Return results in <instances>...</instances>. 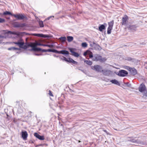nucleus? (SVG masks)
<instances>
[{"mask_svg":"<svg viewBox=\"0 0 147 147\" xmlns=\"http://www.w3.org/2000/svg\"><path fill=\"white\" fill-rule=\"evenodd\" d=\"M13 43L18 45L21 48L26 49L29 47L32 48L33 45L32 43H26L24 44L23 40L22 38L19 40L17 42H13Z\"/></svg>","mask_w":147,"mask_h":147,"instance_id":"f257e3e1","label":"nucleus"},{"mask_svg":"<svg viewBox=\"0 0 147 147\" xmlns=\"http://www.w3.org/2000/svg\"><path fill=\"white\" fill-rule=\"evenodd\" d=\"M92 59L94 61H100L101 62H104L105 61V59L104 58H102L101 56L97 54L95 55H94Z\"/></svg>","mask_w":147,"mask_h":147,"instance_id":"f03ea898","label":"nucleus"},{"mask_svg":"<svg viewBox=\"0 0 147 147\" xmlns=\"http://www.w3.org/2000/svg\"><path fill=\"white\" fill-rule=\"evenodd\" d=\"M52 52L57 53L58 54H61L65 55H68L69 54V52L65 50H62L61 51H58L55 49H52Z\"/></svg>","mask_w":147,"mask_h":147,"instance_id":"7ed1b4c3","label":"nucleus"},{"mask_svg":"<svg viewBox=\"0 0 147 147\" xmlns=\"http://www.w3.org/2000/svg\"><path fill=\"white\" fill-rule=\"evenodd\" d=\"M116 74L120 77H125L127 75L128 73L127 71L122 69L119 70Z\"/></svg>","mask_w":147,"mask_h":147,"instance_id":"20e7f679","label":"nucleus"},{"mask_svg":"<svg viewBox=\"0 0 147 147\" xmlns=\"http://www.w3.org/2000/svg\"><path fill=\"white\" fill-rule=\"evenodd\" d=\"M13 16L19 20H23L26 18V16L24 14L20 13L16 14H13Z\"/></svg>","mask_w":147,"mask_h":147,"instance_id":"39448f33","label":"nucleus"},{"mask_svg":"<svg viewBox=\"0 0 147 147\" xmlns=\"http://www.w3.org/2000/svg\"><path fill=\"white\" fill-rule=\"evenodd\" d=\"M114 24V21L112 20L110 22H108V24L109 26L107 28V33L108 34H110L111 33V31L113 28Z\"/></svg>","mask_w":147,"mask_h":147,"instance_id":"423d86ee","label":"nucleus"},{"mask_svg":"<svg viewBox=\"0 0 147 147\" xmlns=\"http://www.w3.org/2000/svg\"><path fill=\"white\" fill-rule=\"evenodd\" d=\"M13 25L14 27H23L26 26L25 23H20L18 22H15L13 23Z\"/></svg>","mask_w":147,"mask_h":147,"instance_id":"0eeeda50","label":"nucleus"},{"mask_svg":"<svg viewBox=\"0 0 147 147\" xmlns=\"http://www.w3.org/2000/svg\"><path fill=\"white\" fill-rule=\"evenodd\" d=\"M138 90L141 92H145L146 90L145 85L143 83L141 84L138 88Z\"/></svg>","mask_w":147,"mask_h":147,"instance_id":"6e6552de","label":"nucleus"},{"mask_svg":"<svg viewBox=\"0 0 147 147\" xmlns=\"http://www.w3.org/2000/svg\"><path fill=\"white\" fill-rule=\"evenodd\" d=\"M69 49L70 51L72 53V55L73 56L77 57L79 56V54L78 53L74 51V50L76 49L70 48H69Z\"/></svg>","mask_w":147,"mask_h":147,"instance_id":"1a4fd4ad","label":"nucleus"},{"mask_svg":"<svg viewBox=\"0 0 147 147\" xmlns=\"http://www.w3.org/2000/svg\"><path fill=\"white\" fill-rule=\"evenodd\" d=\"M92 69L98 72H101V71L102 69V67L99 65H95L93 67V68Z\"/></svg>","mask_w":147,"mask_h":147,"instance_id":"9d476101","label":"nucleus"},{"mask_svg":"<svg viewBox=\"0 0 147 147\" xmlns=\"http://www.w3.org/2000/svg\"><path fill=\"white\" fill-rule=\"evenodd\" d=\"M84 55V56H86V55H88L89 56V57L90 58H93L94 56L93 55V54L92 52L89 50H87L83 54Z\"/></svg>","mask_w":147,"mask_h":147,"instance_id":"9b49d317","label":"nucleus"},{"mask_svg":"<svg viewBox=\"0 0 147 147\" xmlns=\"http://www.w3.org/2000/svg\"><path fill=\"white\" fill-rule=\"evenodd\" d=\"M128 19V17L125 15L122 19V25H125L126 24V22Z\"/></svg>","mask_w":147,"mask_h":147,"instance_id":"f8f14e48","label":"nucleus"},{"mask_svg":"<svg viewBox=\"0 0 147 147\" xmlns=\"http://www.w3.org/2000/svg\"><path fill=\"white\" fill-rule=\"evenodd\" d=\"M101 72L104 75L109 76L110 75L111 71L109 70L103 69L102 70Z\"/></svg>","mask_w":147,"mask_h":147,"instance_id":"ddd939ff","label":"nucleus"},{"mask_svg":"<svg viewBox=\"0 0 147 147\" xmlns=\"http://www.w3.org/2000/svg\"><path fill=\"white\" fill-rule=\"evenodd\" d=\"M137 27V26L136 25H130L129 26L127 27V28L129 30L134 31L136 30Z\"/></svg>","mask_w":147,"mask_h":147,"instance_id":"4468645a","label":"nucleus"},{"mask_svg":"<svg viewBox=\"0 0 147 147\" xmlns=\"http://www.w3.org/2000/svg\"><path fill=\"white\" fill-rule=\"evenodd\" d=\"M129 71L131 75L133 76L136 75L137 73V71L136 69L134 67H131Z\"/></svg>","mask_w":147,"mask_h":147,"instance_id":"2eb2a0df","label":"nucleus"},{"mask_svg":"<svg viewBox=\"0 0 147 147\" xmlns=\"http://www.w3.org/2000/svg\"><path fill=\"white\" fill-rule=\"evenodd\" d=\"M34 136L40 140H43L45 139L44 136H41L39 135L38 133H35L34 134Z\"/></svg>","mask_w":147,"mask_h":147,"instance_id":"dca6fc26","label":"nucleus"},{"mask_svg":"<svg viewBox=\"0 0 147 147\" xmlns=\"http://www.w3.org/2000/svg\"><path fill=\"white\" fill-rule=\"evenodd\" d=\"M28 134L26 131H22V137L23 139L26 140L28 136Z\"/></svg>","mask_w":147,"mask_h":147,"instance_id":"f3484780","label":"nucleus"},{"mask_svg":"<svg viewBox=\"0 0 147 147\" xmlns=\"http://www.w3.org/2000/svg\"><path fill=\"white\" fill-rule=\"evenodd\" d=\"M31 51H41L42 52V49L40 48L37 47H36L35 46H33V47H32V49L30 50Z\"/></svg>","mask_w":147,"mask_h":147,"instance_id":"a211bd4d","label":"nucleus"},{"mask_svg":"<svg viewBox=\"0 0 147 147\" xmlns=\"http://www.w3.org/2000/svg\"><path fill=\"white\" fill-rule=\"evenodd\" d=\"M33 35L35 36H37L44 38H47L48 37V36L47 35H44L40 34H33Z\"/></svg>","mask_w":147,"mask_h":147,"instance_id":"6ab92c4d","label":"nucleus"},{"mask_svg":"<svg viewBox=\"0 0 147 147\" xmlns=\"http://www.w3.org/2000/svg\"><path fill=\"white\" fill-rule=\"evenodd\" d=\"M104 25H107V24L106 23H104V24L101 25L99 26L98 27L99 31L100 32H102L103 30L105 29V27Z\"/></svg>","mask_w":147,"mask_h":147,"instance_id":"aec40b11","label":"nucleus"},{"mask_svg":"<svg viewBox=\"0 0 147 147\" xmlns=\"http://www.w3.org/2000/svg\"><path fill=\"white\" fill-rule=\"evenodd\" d=\"M110 82L114 84L117 85L119 86L120 85V84L119 82L115 79L112 80H111Z\"/></svg>","mask_w":147,"mask_h":147,"instance_id":"412c9836","label":"nucleus"},{"mask_svg":"<svg viewBox=\"0 0 147 147\" xmlns=\"http://www.w3.org/2000/svg\"><path fill=\"white\" fill-rule=\"evenodd\" d=\"M59 39L61 42L62 43H64L66 41V38L65 36H62L59 38Z\"/></svg>","mask_w":147,"mask_h":147,"instance_id":"4be33fe9","label":"nucleus"},{"mask_svg":"<svg viewBox=\"0 0 147 147\" xmlns=\"http://www.w3.org/2000/svg\"><path fill=\"white\" fill-rule=\"evenodd\" d=\"M67 39L68 41L70 42L73 40L74 38L72 36H67Z\"/></svg>","mask_w":147,"mask_h":147,"instance_id":"5701e85b","label":"nucleus"},{"mask_svg":"<svg viewBox=\"0 0 147 147\" xmlns=\"http://www.w3.org/2000/svg\"><path fill=\"white\" fill-rule=\"evenodd\" d=\"M20 49L17 48L12 47L9 48L8 49V50L10 51H15L16 50H19Z\"/></svg>","mask_w":147,"mask_h":147,"instance_id":"b1692460","label":"nucleus"},{"mask_svg":"<svg viewBox=\"0 0 147 147\" xmlns=\"http://www.w3.org/2000/svg\"><path fill=\"white\" fill-rule=\"evenodd\" d=\"M3 15H10L11 16H13V14H12V13H11L9 11H6L4 12L3 14Z\"/></svg>","mask_w":147,"mask_h":147,"instance_id":"393cba45","label":"nucleus"},{"mask_svg":"<svg viewBox=\"0 0 147 147\" xmlns=\"http://www.w3.org/2000/svg\"><path fill=\"white\" fill-rule=\"evenodd\" d=\"M84 62L86 63L87 64L90 65H91L92 63V62L90 60H85L84 61Z\"/></svg>","mask_w":147,"mask_h":147,"instance_id":"a878e982","label":"nucleus"},{"mask_svg":"<svg viewBox=\"0 0 147 147\" xmlns=\"http://www.w3.org/2000/svg\"><path fill=\"white\" fill-rule=\"evenodd\" d=\"M24 35H30V34L26 32H20V37H22Z\"/></svg>","mask_w":147,"mask_h":147,"instance_id":"bb28decb","label":"nucleus"},{"mask_svg":"<svg viewBox=\"0 0 147 147\" xmlns=\"http://www.w3.org/2000/svg\"><path fill=\"white\" fill-rule=\"evenodd\" d=\"M32 44L33 46H35L36 47L37 46H42V44L39 42L32 43Z\"/></svg>","mask_w":147,"mask_h":147,"instance_id":"cd10ccee","label":"nucleus"},{"mask_svg":"<svg viewBox=\"0 0 147 147\" xmlns=\"http://www.w3.org/2000/svg\"><path fill=\"white\" fill-rule=\"evenodd\" d=\"M136 143L137 144H144V142H143L138 139L136 140Z\"/></svg>","mask_w":147,"mask_h":147,"instance_id":"c85d7f7f","label":"nucleus"},{"mask_svg":"<svg viewBox=\"0 0 147 147\" xmlns=\"http://www.w3.org/2000/svg\"><path fill=\"white\" fill-rule=\"evenodd\" d=\"M38 23L40 27H44L43 22L41 20L39 21Z\"/></svg>","mask_w":147,"mask_h":147,"instance_id":"c756f323","label":"nucleus"},{"mask_svg":"<svg viewBox=\"0 0 147 147\" xmlns=\"http://www.w3.org/2000/svg\"><path fill=\"white\" fill-rule=\"evenodd\" d=\"M11 34L16 35L20 37V32H12Z\"/></svg>","mask_w":147,"mask_h":147,"instance_id":"7c9ffc66","label":"nucleus"},{"mask_svg":"<svg viewBox=\"0 0 147 147\" xmlns=\"http://www.w3.org/2000/svg\"><path fill=\"white\" fill-rule=\"evenodd\" d=\"M87 44L86 42H83L82 44V46L84 47H86L87 46Z\"/></svg>","mask_w":147,"mask_h":147,"instance_id":"2f4dec72","label":"nucleus"},{"mask_svg":"<svg viewBox=\"0 0 147 147\" xmlns=\"http://www.w3.org/2000/svg\"><path fill=\"white\" fill-rule=\"evenodd\" d=\"M136 140H135V139H130V140L128 139V141H129L131 142H132L134 143H136Z\"/></svg>","mask_w":147,"mask_h":147,"instance_id":"473e14b6","label":"nucleus"},{"mask_svg":"<svg viewBox=\"0 0 147 147\" xmlns=\"http://www.w3.org/2000/svg\"><path fill=\"white\" fill-rule=\"evenodd\" d=\"M60 58L62 60H63L65 61H67V59L65 57L63 56H62V57H60Z\"/></svg>","mask_w":147,"mask_h":147,"instance_id":"72a5a7b5","label":"nucleus"},{"mask_svg":"<svg viewBox=\"0 0 147 147\" xmlns=\"http://www.w3.org/2000/svg\"><path fill=\"white\" fill-rule=\"evenodd\" d=\"M73 59L70 58H69L67 59V62H68L70 63H71L72 62V60Z\"/></svg>","mask_w":147,"mask_h":147,"instance_id":"f704fd0d","label":"nucleus"},{"mask_svg":"<svg viewBox=\"0 0 147 147\" xmlns=\"http://www.w3.org/2000/svg\"><path fill=\"white\" fill-rule=\"evenodd\" d=\"M5 20L4 19L0 18V23H3L5 22Z\"/></svg>","mask_w":147,"mask_h":147,"instance_id":"c9c22d12","label":"nucleus"},{"mask_svg":"<svg viewBox=\"0 0 147 147\" xmlns=\"http://www.w3.org/2000/svg\"><path fill=\"white\" fill-rule=\"evenodd\" d=\"M96 45L95 43L94 42H93L90 45L92 47H93L95 45Z\"/></svg>","mask_w":147,"mask_h":147,"instance_id":"e433bc0d","label":"nucleus"},{"mask_svg":"<svg viewBox=\"0 0 147 147\" xmlns=\"http://www.w3.org/2000/svg\"><path fill=\"white\" fill-rule=\"evenodd\" d=\"M125 84L127 85V86H128V87H131V84H130L128 82L126 83Z\"/></svg>","mask_w":147,"mask_h":147,"instance_id":"4c0bfd02","label":"nucleus"},{"mask_svg":"<svg viewBox=\"0 0 147 147\" xmlns=\"http://www.w3.org/2000/svg\"><path fill=\"white\" fill-rule=\"evenodd\" d=\"M131 68V67H130L127 66H125V68L126 69L128 70L129 71Z\"/></svg>","mask_w":147,"mask_h":147,"instance_id":"58836bf2","label":"nucleus"},{"mask_svg":"<svg viewBox=\"0 0 147 147\" xmlns=\"http://www.w3.org/2000/svg\"><path fill=\"white\" fill-rule=\"evenodd\" d=\"M47 47H49L50 48L53 47V45L51 44V45H47Z\"/></svg>","mask_w":147,"mask_h":147,"instance_id":"ea45409f","label":"nucleus"},{"mask_svg":"<svg viewBox=\"0 0 147 147\" xmlns=\"http://www.w3.org/2000/svg\"><path fill=\"white\" fill-rule=\"evenodd\" d=\"M72 61L71 63H72L74 64H77L78 63L77 62L74 61L73 59L72 60Z\"/></svg>","mask_w":147,"mask_h":147,"instance_id":"a19ab883","label":"nucleus"},{"mask_svg":"<svg viewBox=\"0 0 147 147\" xmlns=\"http://www.w3.org/2000/svg\"><path fill=\"white\" fill-rule=\"evenodd\" d=\"M52 17H54V16H50L49 17H48V18H47L45 20H49Z\"/></svg>","mask_w":147,"mask_h":147,"instance_id":"79ce46f5","label":"nucleus"},{"mask_svg":"<svg viewBox=\"0 0 147 147\" xmlns=\"http://www.w3.org/2000/svg\"><path fill=\"white\" fill-rule=\"evenodd\" d=\"M49 95L51 96H53V94H52L51 91L50 90H49Z\"/></svg>","mask_w":147,"mask_h":147,"instance_id":"37998d69","label":"nucleus"},{"mask_svg":"<svg viewBox=\"0 0 147 147\" xmlns=\"http://www.w3.org/2000/svg\"><path fill=\"white\" fill-rule=\"evenodd\" d=\"M52 49H47V51L48 52H52Z\"/></svg>","mask_w":147,"mask_h":147,"instance_id":"c03bdc74","label":"nucleus"},{"mask_svg":"<svg viewBox=\"0 0 147 147\" xmlns=\"http://www.w3.org/2000/svg\"><path fill=\"white\" fill-rule=\"evenodd\" d=\"M78 69L79 70H81V71H82L84 73H85V71L84 70L81 69H80L79 68H78Z\"/></svg>","mask_w":147,"mask_h":147,"instance_id":"a18cd8bd","label":"nucleus"},{"mask_svg":"<svg viewBox=\"0 0 147 147\" xmlns=\"http://www.w3.org/2000/svg\"><path fill=\"white\" fill-rule=\"evenodd\" d=\"M103 131L104 132H105L107 134V135L109 134V133L106 130H103Z\"/></svg>","mask_w":147,"mask_h":147,"instance_id":"49530a36","label":"nucleus"},{"mask_svg":"<svg viewBox=\"0 0 147 147\" xmlns=\"http://www.w3.org/2000/svg\"><path fill=\"white\" fill-rule=\"evenodd\" d=\"M47 49H42V52H47Z\"/></svg>","mask_w":147,"mask_h":147,"instance_id":"de8ad7c7","label":"nucleus"},{"mask_svg":"<svg viewBox=\"0 0 147 147\" xmlns=\"http://www.w3.org/2000/svg\"><path fill=\"white\" fill-rule=\"evenodd\" d=\"M144 95L146 96L147 97V90L146 91V92L144 93Z\"/></svg>","mask_w":147,"mask_h":147,"instance_id":"09e8293b","label":"nucleus"},{"mask_svg":"<svg viewBox=\"0 0 147 147\" xmlns=\"http://www.w3.org/2000/svg\"><path fill=\"white\" fill-rule=\"evenodd\" d=\"M12 32L11 31H8L7 32V33L9 34H12Z\"/></svg>","mask_w":147,"mask_h":147,"instance_id":"8fccbe9b","label":"nucleus"},{"mask_svg":"<svg viewBox=\"0 0 147 147\" xmlns=\"http://www.w3.org/2000/svg\"><path fill=\"white\" fill-rule=\"evenodd\" d=\"M4 38V37L3 36H1L0 35V38Z\"/></svg>","mask_w":147,"mask_h":147,"instance_id":"3c124183","label":"nucleus"},{"mask_svg":"<svg viewBox=\"0 0 147 147\" xmlns=\"http://www.w3.org/2000/svg\"><path fill=\"white\" fill-rule=\"evenodd\" d=\"M42 46H44L47 47V44H42Z\"/></svg>","mask_w":147,"mask_h":147,"instance_id":"603ef678","label":"nucleus"},{"mask_svg":"<svg viewBox=\"0 0 147 147\" xmlns=\"http://www.w3.org/2000/svg\"><path fill=\"white\" fill-rule=\"evenodd\" d=\"M146 68L147 69V61L145 63Z\"/></svg>","mask_w":147,"mask_h":147,"instance_id":"864d4df0","label":"nucleus"},{"mask_svg":"<svg viewBox=\"0 0 147 147\" xmlns=\"http://www.w3.org/2000/svg\"><path fill=\"white\" fill-rule=\"evenodd\" d=\"M34 54L36 55H37V56H39L40 55L39 54H37V53H34Z\"/></svg>","mask_w":147,"mask_h":147,"instance_id":"5fc2aeb1","label":"nucleus"},{"mask_svg":"<svg viewBox=\"0 0 147 147\" xmlns=\"http://www.w3.org/2000/svg\"><path fill=\"white\" fill-rule=\"evenodd\" d=\"M97 46H98V47H100V46H99V45H98Z\"/></svg>","mask_w":147,"mask_h":147,"instance_id":"6e6d98bb","label":"nucleus"},{"mask_svg":"<svg viewBox=\"0 0 147 147\" xmlns=\"http://www.w3.org/2000/svg\"><path fill=\"white\" fill-rule=\"evenodd\" d=\"M131 138H129L130 139Z\"/></svg>","mask_w":147,"mask_h":147,"instance_id":"4d7b16f0","label":"nucleus"},{"mask_svg":"<svg viewBox=\"0 0 147 147\" xmlns=\"http://www.w3.org/2000/svg\"><path fill=\"white\" fill-rule=\"evenodd\" d=\"M80 142V141H79V142Z\"/></svg>","mask_w":147,"mask_h":147,"instance_id":"13d9d810","label":"nucleus"},{"mask_svg":"<svg viewBox=\"0 0 147 147\" xmlns=\"http://www.w3.org/2000/svg\"><path fill=\"white\" fill-rule=\"evenodd\" d=\"M16 53H18V52H17Z\"/></svg>","mask_w":147,"mask_h":147,"instance_id":"bf43d9fd","label":"nucleus"}]
</instances>
